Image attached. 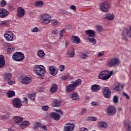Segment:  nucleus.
Masks as SVG:
<instances>
[{
    "label": "nucleus",
    "mask_w": 131,
    "mask_h": 131,
    "mask_svg": "<svg viewBox=\"0 0 131 131\" xmlns=\"http://www.w3.org/2000/svg\"><path fill=\"white\" fill-rule=\"evenodd\" d=\"M124 126L126 128L127 131H131V122H127L125 123Z\"/></svg>",
    "instance_id": "33"
},
{
    "label": "nucleus",
    "mask_w": 131,
    "mask_h": 131,
    "mask_svg": "<svg viewBox=\"0 0 131 131\" xmlns=\"http://www.w3.org/2000/svg\"><path fill=\"white\" fill-rule=\"evenodd\" d=\"M122 36L125 41H127V37L131 38V27L125 28L122 33Z\"/></svg>",
    "instance_id": "4"
},
{
    "label": "nucleus",
    "mask_w": 131,
    "mask_h": 131,
    "mask_svg": "<svg viewBox=\"0 0 131 131\" xmlns=\"http://www.w3.org/2000/svg\"><path fill=\"white\" fill-rule=\"evenodd\" d=\"M80 131H89V129L84 127H82L80 129Z\"/></svg>",
    "instance_id": "60"
},
{
    "label": "nucleus",
    "mask_w": 131,
    "mask_h": 131,
    "mask_svg": "<svg viewBox=\"0 0 131 131\" xmlns=\"http://www.w3.org/2000/svg\"><path fill=\"white\" fill-rule=\"evenodd\" d=\"M119 64H120V60L118 58L115 59V66H118Z\"/></svg>",
    "instance_id": "52"
},
{
    "label": "nucleus",
    "mask_w": 131,
    "mask_h": 131,
    "mask_svg": "<svg viewBox=\"0 0 131 131\" xmlns=\"http://www.w3.org/2000/svg\"><path fill=\"white\" fill-rule=\"evenodd\" d=\"M70 9H71V10H73L74 11H75V12H76V6L74 5H71L70 7Z\"/></svg>",
    "instance_id": "58"
},
{
    "label": "nucleus",
    "mask_w": 131,
    "mask_h": 131,
    "mask_svg": "<svg viewBox=\"0 0 131 131\" xmlns=\"http://www.w3.org/2000/svg\"><path fill=\"white\" fill-rule=\"evenodd\" d=\"M106 64L108 67H113L115 65V58L110 59Z\"/></svg>",
    "instance_id": "26"
},
{
    "label": "nucleus",
    "mask_w": 131,
    "mask_h": 131,
    "mask_svg": "<svg viewBox=\"0 0 131 131\" xmlns=\"http://www.w3.org/2000/svg\"><path fill=\"white\" fill-rule=\"evenodd\" d=\"M86 113V108H82L81 110L80 114L81 115H83L84 114H85Z\"/></svg>",
    "instance_id": "50"
},
{
    "label": "nucleus",
    "mask_w": 131,
    "mask_h": 131,
    "mask_svg": "<svg viewBox=\"0 0 131 131\" xmlns=\"http://www.w3.org/2000/svg\"><path fill=\"white\" fill-rule=\"evenodd\" d=\"M37 56L39 58H43L46 56V53L43 50L40 49L37 52Z\"/></svg>",
    "instance_id": "30"
},
{
    "label": "nucleus",
    "mask_w": 131,
    "mask_h": 131,
    "mask_svg": "<svg viewBox=\"0 0 131 131\" xmlns=\"http://www.w3.org/2000/svg\"><path fill=\"white\" fill-rule=\"evenodd\" d=\"M85 33L89 37H95V36H96V32L92 30L85 31Z\"/></svg>",
    "instance_id": "19"
},
{
    "label": "nucleus",
    "mask_w": 131,
    "mask_h": 131,
    "mask_svg": "<svg viewBox=\"0 0 131 131\" xmlns=\"http://www.w3.org/2000/svg\"><path fill=\"white\" fill-rule=\"evenodd\" d=\"M58 33H59V31H58V29H55L54 30H53L51 31V34L52 35H57V34H58Z\"/></svg>",
    "instance_id": "43"
},
{
    "label": "nucleus",
    "mask_w": 131,
    "mask_h": 131,
    "mask_svg": "<svg viewBox=\"0 0 131 131\" xmlns=\"http://www.w3.org/2000/svg\"><path fill=\"white\" fill-rule=\"evenodd\" d=\"M68 55L69 58H74V55H75V51L74 48H70L68 52Z\"/></svg>",
    "instance_id": "18"
},
{
    "label": "nucleus",
    "mask_w": 131,
    "mask_h": 131,
    "mask_svg": "<svg viewBox=\"0 0 131 131\" xmlns=\"http://www.w3.org/2000/svg\"><path fill=\"white\" fill-rule=\"evenodd\" d=\"M110 8V6H109V3L107 2H104L101 5L100 10L104 13H107V12L109 11Z\"/></svg>",
    "instance_id": "7"
},
{
    "label": "nucleus",
    "mask_w": 131,
    "mask_h": 131,
    "mask_svg": "<svg viewBox=\"0 0 131 131\" xmlns=\"http://www.w3.org/2000/svg\"><path fill=\"white\" fill-rule=\"evenodd\" d=\"M7 6V2L5 0H2L0 2V7L2 8H5Z\"/></svg>",
    "instance_id": "42"
},
{
    "label": "nucleus",
    "mask_w": 131,
    "mask_h": 131,
    "mask_svg": "<svg viewBox=\"0 0 131 131\" xmlns=\"http://www.w3.org/2000/svg\"><path fill=\"white\" fill-rule=\"evenodd\" d=\"M53 103L54 107H60L62 104V100L60 98L55 99Z\"/></svg>",
    "instance_id": "16"
},
{
    "label": "nucleus",
    "mask_w": 131,
    "mask_h": 131,
    "mask_svg": "<svg viewBox=\"0 0 131 131\" xmlns=\"http://www.w3.org/2000/svg\"><path fill=\"white\" fill-rule=\"evenodd\" d=\"M39 31V30H38V28L36 27H35L31 30L32 32H38Z\"/></svg>",
    "instance_id": "55"
},
{
    "label": "nucleus",
    "mask_w": 131,
    "mask_h": 131,
    "mask_svg": "<svg viewBox=\"0 0 131 131\" xmlns=\"http://www.w3.org/2000/svg\"><path fill=\"white\" fill-rule=\"evenodd\" d=\"M81 56L82 59H85V58H88L89 57V53H82L81 54Z\"/></svg>",
    "instance_id": "46"
},
{
    "label": "nucleus",
    "mask_w": 131,
    "mask_h": 131,
    "mask_svg": "<svg viewBox=\"0 0 131 131\" xmlns=\"http://www.w3.org/2000/svg\"><path fill=\"white\" fill-rule=\"evenodd\" d=\"M28 97L31 99V100H35V94H29Z\"/></svg>",
    "instance_id": "48"
},
{
    "label": "nucleus",
    "mask_w": 131,
    "mask_h": 131,
    "mask_svg": "<svg viewBox=\"0 0 131 131\" xmlns=\"http://www.w3.org/2000/svg\"><path fill=\"white\" fill-rule=\"evenodd\" d=\"M40 19L43 24H49L52 20V17L48 14H43L40 16Z\"/></svg>",
    "instance_id": "5"
},
{
    "label": "nucleus",
    "mask_w": 131,
    "mask_h": 131,
    "mask_svg": "<svg viewBox=\"0 0 131 131\" xmlns=\"http://www.w3.org/2000/svg\"><path fill=\"white\" fill-rule=\"evenodd\" d=\"M65 70V66L64 65H61V66H60L59 67V70L61 72L62 71H64V70Z\"/></svg>",
    "instance_id": "51"
},
{
    "label": "nucleus",
    "mask_w": 131,
    "mask_h": 131,
    "mask_svg": "<svg viewBox=\"0 0 131 131\" xmlns=\"http://www.w3.org/2000/svg\"><path fill=\"white\" fill-rule=\"evenodd\" d=\"M113 74V71H111L110 72L109 71H103L99 74L98 78L99 79H102V80H107V79L110 78Z\"/></svg>",
    "instance_id": "1"
},
{
    "label": "nucleus",
    "mask_w": 131,
    "mask_h": 131,
    "mask_svg": "<svg viewBox=\"0 0 131 131\" xmlns=\"http://www.w3.org/2000/svg\"><path fill=\"white\" fill-rule=\"evenodd\" d=\"M40 128H42L43 130H48V127L45 125L40 126Z\"/></svg>",
    "instance_id": "59"
},
{
    "label": "nucleus",
    "mask_w": 131,
    "mask_h": 131,
    "mask_svg": "<svg viewBox=\"0 0 131 131\" xmlns=\"http://www.w3.org/2000/svg\"><path fill=\"white\" fill-rule=\"evenodd\" d=\"M5 75V80H6V81H7L8 80H10V79H11V77H12V74L11 73H7Z\"/></svg>",
    "instance_id": "37"
},
{
    "label": "nucleus",
    "mask_w": 131,
    "mask_h": 131,
    "mask_svg": "<svg viewBox=\"0 0 131 131\" xmlns=\"http://www.w3.org/2000/svg\"><path fill=\"white\" fill-rule=\"evenodd\" d=\"M92 105L94 107H98V106H100V103L96 101H93L92 102Z\"/></svg>",
    "instance_id": "47"
},
{
    "label": "nucleus",
    "mask_w": 131,
    "mask_h": 131,
    "mask_svg": "<svg viewBox=\"0 0 131 131\" xmlns=\"http://www.w3.org/2000/svg\"><path fill=\"white\" fill-rule=\"evenodd\" d=\"M7 82L8 84H10V85H11L12 84H15V81H14L7 80Z\"/></svg>",
    "instance_id": "56"
},
{
    "label": "nucleus",
    "mask_w": 131,
    "mask_h": 131,
    "mask_svg": "<svg viewBox=\"0 0 131 131\" xmlns=\"http://www.w3.org/2000/svg\"><path fill=\"white\" fill-rule=\"evenodd\" d=\"M21 82L23 84H28L31 82V78L29 77H25L21 78Z\"/></svg>",
    "instance_id": "17"
},
{
    "label": "nucleus",
    "mask_w": 131,
    "mask_h": 131,
    "mask_svg": "<svg viewBox=\"0 0 131 131\" xmlns=\"http://www.w3.org/2000/svg\"><path fill=\"white\" fill-rule=\"evenodd\" d=\"M88 39L91 43H93V45H96L97 41H96V39L94 38V37L92 38H88Z\"/></svg>",
    "instance_id": "41"
},
{
    "label": "nucleus",
    "mask_w": 131,
    "mask_h": 131,
    "mask_svg": "<svg viewBox=\"0 0 131 131\" xmlns=\"http://www.w3.org/2000/svg\"><path fill=\"white\" fill-rule=\"evenodd\" d=\"M34 71L38 76H43L46 73V68L43 66L36 65L34 69Z\"/></svg>",
    "instance_id": "2"
},
{
    "label": "nucleus",
    "mask_w": 131,
    "mask_h": 131,
    "mask_svg": "<svg viewBox=\"0 0 131 131\" xmlns=\"http://www.w3.org/2000/svg\"><path fill=\"white\" fill-rule=\"evenodd\" d=\"M65 32H66V28L63 29L59 32V36H60L61 38L63 37V34L65 33Z\"/></svg>",
    "instance_id": "44"
},
{
    "label": "nucleus",
    "mask_w": 131,
    "mask_h": 131,
    "mask_svg": "<svg viewBox=\"0 0 131 131\" xmlns=\"http://www.w3.org/2000/svg\"><path fill=\"white\" fill-rule=\"evenodd\" d=\"M70 45V42H69L68 41H66L65 42V46L66 47L67 49V48H68V47H69Z\"/></svg>",
    "instance_id": "62"
},
{
    "label": "nucleus",
    "mask_w": 131,
    "mask_h": 131,
    "mask_svg": "<svg viewBox=\"0 0 131 131\" xmlns=\"http://www.w3.org/2000/svg\"><path fill=\"white\" fill-rule=\"evenodd\" d=\"M25 56L24 54L22 52H16L14 53L12 56V59L14 61H16V62H21L24 60Z\"/></svg>",
    "instance_id": "3"
},
{
    "label": "nucleus",
    "mask_w": 131,
    "mask_h": 131,
    "mask_svg": "<svg viewBox=\"0 0 131 131\" xmlns=\"http://www.w3.org/2000/svg\"><path fill=\"white\" fill-rule=\"evenodd\" d=\"M88 119L89 121H96L97 120V118L96 117H88Z\"/></svg>",
    "instance_id": "45"
},
{
    "label": "nucleus",
    "mask_w": 131,
    "mask_h": 131,
    "mask_svg": "<svg viewBox=\"0 0 131 131\" xmlns=\"http://www.w3.org/2000/svg\"><path fill=\"white\" fill-rule=\"evenodd\" d=\"M75 89H76V87L73 83H72L67 86V87L66 88V93H70V92L74 91Z\"/></svg>",
    "instance_id": "15"
},
{
    "label": "nucleus",
    "mask_w": 131,
    "mask_h": 131,
    "mask_svg": "<svg viewBox=\"0 0 131 131\" xmlns=\"http://www.w3.org/2000/svg\"><path fill=\"white\" fill-rule=\"evenodd\" d=\"M2 118L3 119V120H7V119H9L10 118V115L8 114H6L2 116Z\"/></svg>",
    "instance_id": "39"
},
{
    "label": "nucleus",
    "mask_w": 131,
    "mask_h": 131,
    "mask_svg": "<svg viewBox=\"0 0 131 131\" xmlns=\"http://www.w3.org/2000/svg\"><path fill=\"white\" fill-rule=\"evenodd\" d=\"M118 103V97L115 96V103Z\"/></svg>",
    "instance_id": "64"
},
{
    "label": "nucleus",
    "mask_w": 131,
    "mask_h": 131,
    "mask_svg": "<svg viewBox=\"0 0 131 131\" xmlns=\"http://www.w3.org/2000/svg\"><path fill=\"white\" fill-rule=\"evenodd\" d=\"M41 108L43 111H48L49 110V106H42Z\"/></svg>",
    "instance_id": "54"
},
{
    "label": "nucleus",
    "mask_w": 131,
    "mask_h": 131,
    "mask_svg": "<svg viewBox=\"0 0 131 131\" xmlns=\"http://www.w3.org/2000/svg\"><path fill=\"white\" fill-rule=\"evenodd\" d=\"M7 53L10 54L15 52V48L11 46H8V49L6 50Z\"/></svg>",
    "instance_id": "34"
},
{
    "label": "nucleus",
    "mask_w": 131,
    "mask_h": 131,
    "mask_svg": "<svg viewBox=\"0 0 131 131\" xmlns=\"http://www.w3.org/2000/svg\"><path fill=\"white\" fill-rule=\"evenodd\" d=\"M50 116L52 117L53 120H56V121L60 120V119L61 118V116L60 114L56 112L51 113Z\"/></svg>",
    "instance_id": "13"
},
{
    "label": "nucleus",
    "mask_w": 131,
    "mask_h": 131,
    "mask_svg": "<svg viewBox=\"0 0 131 131\" xmlns=\"http://www.w3.org/2000/svg\"><path fill=\"white\" fill-rule=\"evenodd\" d=\"M81 83V79H78L76 80V81L73 84H74L75 85V86L76 88L77 85H79V84H80Z\"/></svg>",
    "instance_id": "38"
},
{
    "label": "nucleus",
    "mask_w": 131,
    "mask_h": 131,
    "mask_svg": "<svg viewBox=\"0 0 131 131\" xmlns=\"http://www.w3.org/2000/svg\"><path fill=\"white\" fill-rule=\"evenodd\" d=\"M102 56H104V53H99L97 55V57L99 58V57H102Z\"/></svg>",
    "instance_id": "63"
},
{
    "label": "nucleus",
    "mask_w": 131,
    "mask_h": 131,
    "mask_svg": "<svg viewBox=\"0 0 131 131\" xmlns=\"http://www.w3.org/2000/svg\"><path fill=\"white\" fill-rule=\"evenodd\" d=\"M95 28L97 32L100 33L104 31V29L103 28L102 26H96Z\"/></svg>",
    "instance_id": "36"
},
{
    "label": "nucleus",
    "mask_w": 131,
    "mask_h": 131,
    "mask_svg": "<svg viewBox=\"0 0 131 131\" xmlns=\"http://www.w3.org/2000/svg\"><path fill=\"white\" fill-rule=\"evenodd\" d=\"M29 125H30V122L28 121H24L20 124V128H22V129L26 128V127H28Z\"/></svg>",
    "instance_id": "23"
},
{
    "label": "nucleus",
    "mask_w": 131,
    "mask_h": 131,
    "mask_svg": "<svg viewBox=\"0 0 131 131\" xmlns=\"http://www.w3.org/2000/svg\"><path fill=\"white\" fill-rule=\"evenodd\" d=\"M125 85L124 84H120L119 83H118L116 85L115 90L116 91H121L123 89V88H124Z\"/></svg>",
    "instance_id": "27"
},
{
    "label": "nucleus",
    "mask_w": 131,
    "mask_h": 131,
    "mask_svg": "<svg viewBox=\"0 0 131 131\" xmlns=\"http://www.w3.org/2000/svg\"><path fill=\"white\" fill-rule=\"evenodd\" d=\"M57 91H58V85L56 84H54L50 89V92L52 94H55Z\"/></svg>",
    "instance_id": "28"
},
{
    "label": "nucleus",
    "mask_w": 131,
    "mask_h": 131,
    "mask_svg": "<svg viewBox=\"0 0 131 131\" xmlns=\"http://www.w3.org/2000/svg\"><path fill=\"white\" fill-rule=\"evenodd\" d=\"M23 102L25 105H27L28 104V99H27V98H24Z\"/></svg>",
    "instance_id": "57"
},
{
    "label": "nucleus",
    "mask_w": 131,
    "mask_h": 131,
    "mask_svg": "<svg viewBox=\"0 0 131 131\" xmlns=\"http://www.w3.org/2000/svg\"><path fill=\"white\" fill-rule=\"evenodd\" d=\"M5 64H6L5 56L4 55H0V67H4Z\"/></svg>",
    "instance_id": "29"
},
{
    "label": "nucleus",
    "mask_w": 131,
    "mask_h": 131,
    "mask_svg": "<svg viewBox=\"0 0 131 131\" xmlns=\"http://www.w3.org/2000/svg\"><path fill=\"white\" fill-rule=\"evenodd\" d=\"M91 90L94 93L98 92V91H100V90H101V86L98 84H94L91 87Z\"/></svg>",
    "instance_id": "21"
},
{
    "label": "nucleus",
    "mask_w": 131,
    "mask_h": 131,
    "mask_svg": "<svg viewBox=\"0 0 131 131\" xmlns=\"http://www.w3.org/2000/svg\"><path fill=\"white\" fill-rule=\"evenodd\" d=\"M70 98L73 100H76L77 99H79V95L76 92H74L70 95Z\"/></svg>",
    "instance_id": "24"
},
{
    "label": "nucleus",
    "mask_w": 131,
    "mask_h": 131,
    "mask_svg": "<svg viewBox=\"0 0 131 131\" xmlns=\"http://www.w3.org/2000/svg\"><path fill=\"white\" fill-rule=\"evenodd\" d=\"M72 42L74 43H80V38L77 36H73L71 38Z\"/></svg>",
    "instance_id": "22"
},
{
    "label": "nucleus",
    "mask_w": 131,
    "mask_h": 131,
    "mask_svg": "<svg viewBox=\"0 0 131 131\" xmlns=\"http://www.w3.org/2000/svg\"><path fill=\"white\" fill-rule=\"evenodd\" d=\"M57 69L55 67H50L49 68V73L50 75H53L55 76L57 75Z\"/></svg>",
    "instance_id": "20"
},
{
    "label": "nucleus",
    "mask_w": 131,
    "mask_h": 131,
    "mask_svg": "<svg viewBox=\"0 0 131 131\" xmlns=\"http://www.w3.org/2000/svg\"><path fill=\"white\" fill-rule=\"evenodd\" d=\"M107 116H113L115 115V106L113 105H110L106 108L105 111Z\"/></svg>",
    "instance_id": "6"
},
{
    "label": "nucleus",
    "mask_w": 131,
    "mask_h": 131,
    "mask_svg": "<svg viewBox=\"0 0 131 131\" xmlns=\"http://www.w3.org/2000/svg\"><path fill=\"white\" fill-rule=\"evenodd\" d=\"M98 125L101 128H107V123L105 121L98 122Z\"/></svg>",
    "instance_id": "32"
},
{
    "label": "nucleus",
    "mask_w": 131,
    "mask_h": 131,
    "mask_svg": "<svg viewBox=\"0 0 131 131\" xmlns=\"http://www.w3.org/2000/svg\"><path fill=\"white\" fill-rule=\"evenodd\" d=\"M16 15L18 18H22L25 15V10L22 7H19Z\"/></svg>",
    "instance_id": "12"
},
{
    "label": "nucleus",
    "mask_w": 131,
    "mask_h": 131,
    "mask_svg": "<svg viewBox=\"0 0 131 131\" xmlns=\"http://www.w3.org/2000/svg\"><path fill=\"white\" fill-rule=\"evenodd\" d=\"M104 19H107V20H113L114 19V15L110 14L109 13L104 15Z\"/></svg>",
    "instance_id": "31"
},
{
    "label": "nucleus",
    "mask_w": 131,
    "mask_h": 131,
    "mask_svg": "<svg viewBox=\"0 0 131 131\" xmlns=\"http://www.w3.org/2000/svg\"><path fill=\"white\" fill-rule=\"evenodd\" d=\"M9 15V11L4 8L0 9V17L1 18H5Z\"/></svg>",
    "instance_id": "14"
},
{
    "label": "nucleus",
    "mask_w": 131,
    "mask_h": 131,
    "mask_svg": "<svg viewBox=\"0 0 131 131\" xmlns=\"http://www.w3.org/2000/svg\"><path fill=\"white\" fill-rule=\"evenodd\" d=\"M4 37L7 41H11L14 38V35L12 32H6L4 34Z\"/></svg>",
    "instance_id": "9"
},
{
    "label": "nucleus",
    "mask_w": 131,
    "mask_h": 131,
    "mask_svg": "<svg viewBox=\"0 0 131 131\" xmlns=\"http://www.w3.org/2000/svg\"><path fill=\"white\" fill-rule=\"evenodd\" d=\"M75 127L74 124L68 123L65 124L64 129V131H73Z\"/></svg>",
    "instance_id": "10"
},
{
    "label": "nucleus",
    "mask_w": 131,
    "mask_h": 131,
    "mask_svg": "<svg viewBox=\"0 0 131 131\" xmlns=\"http://www.w3.org/2000/svg\"><path fill=\"white\" fill-rule=\"evenodd\" d=\"M35 7H37L38 8H41L43 6V2L42 1H38L35 3Z\"/></svg>",
    "instance_id": "35"
},
{
    "label": "nucleus",
    "mask_w": 131,
    "mask_h": 131,
    "mask_svg": "<svg viewBox=\"0 0 131 131\" xmlns=\"http://www.w3.org/2000/svg\"><path fill=\"white\" fill-rule=\"evenodd\" d=\"M15 95V91H10L8 94V98H12V97H14Z\"/></svg>",
    "instance_id": "40"
},
{
    "label": "nucleus",
    "mask_w": 131,
    "mask_h": 131,
    "mask_svg": "<svg viewBox=\"0 0 131 131\" xmlns=\"http://www.w3.org/2000/svg\"><path fill=\"white\" fill-rule=\"evenodd\" d=\"M51 23L53 25H58V24L59 23V22L58 21V20H57V19H52V20H51Z\"/></svg>",
    "instance_id": "49"
},
{
    "label": "nucleus",
    "mask_w": 131,
    "mask_h": 131,
    "mask_svg": "<svg viewBox=\"0 0 131 131\" xmlns=\"http://www.w3.org/2000/svg\"><path fill=\"white\" fill-rule=\"evenodd\" d=\"M12 103L13 106L15 108H20L22 104H21V100L18 98H15L12 100Z\"/></svg>",
    "instance_id": "11"
},
{
    "label": "nucleus",
    "mask_w": 131,
    "mask_h": 131,
    "mask_svg": "<svg viewBox=\"0 0 131 131\" xmlns=\"http://www.w3.org/2000/svg\"><path fill=\"white\" fill-rule=\"evenodd\" d=\"M60 79H61V80H67V79H68V77L64 75L61 76Z\"/></svg>",
    "instance_id": "53"
},
{
    "label": "nucleus",
    "mask_w": 131,
    "mask_h": 131,
    "mask_svg": "<svg viewBox=\"0 0 131 131\" xmlns=\"http://www.w3.org/2000/svg\"><path fill=\"white\" fill-rule=\"evenodd\" d=\"M13 120L15 123L19 124V123H21V122L23 121V118L21 117L15 116L13 118Z\"/></svg>",
    "instance_id": "25"
},
{
    "label": "nucleus",
    "mask_w": 131,
    "mask_h": 131,
    "mask_svg": "<svg viewBox=\"0 0 131 131\" xmlns=\"http://www.w3.org/2000/svg\"><path fill=\"white\" fill-rule=\"evenodd\" d=\"M123 95L126 97L127 99H129V96H128V95H127V94H126L125 93H123Z\"/></svg>",
    "instance_id": "61"
},
{
    "label": "nucleus",
    "mask_w": 131,
    "mask_h": 131,
    "mask_svg": "<svg viewBox=\"0 0 131 131\" xmlns=\"http://www.w3.org/2000/svg\"><path fill=\"white\" fill-rule=\"evenodd\" d=\"M103 96L105 99H109L111 97V91L109 88L105 87L103 88V91H102Z\"/></svg>",
    "instance_id": "8"
}]
</instances>
